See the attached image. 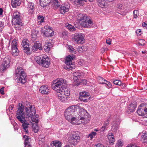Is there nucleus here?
I'll use <instances>...</instances> for the list:
<instances>
[{
    "mask_svg": "<svg viewBox=\"0 0 147 147\" xmlns=\"http://www.w3.org/2000/svg\"><path fill=\"white\" fill-rule=\"evenodd\" d=\"M19 106L18 108L17 111L16 118L22 124V127L24 131L26 133H28V125L29 123L25 119V115L24 111V107L22 104L19 103Z\"/></svg>",
    "mask_w": 147,
    "mask_h": 147,
    "instance_id": "obj_1",
    "label": "nucleus"
},
{
    "mask_svg": "<svg viewBox=\"0 0 147 147\" xmlns=\"http://www.w3.org/2000/svg\"><path fill=\"white\" fill-rule=\"evenodd\" d=\"M25 109L26 114L28 117L30 118L33 122L37 123L38 121V117L37 115L36 116L35 115L36 111L34 107L30 105L29 102H26Z\"/></svg>",
    "mask_w": 147,
    "mask_h": 147,
    "instance_id": "obj_2",
    "label": "nucleus"
},
{
    "mask_svg": "<svg viewBox=\"0 0 147 147\" xmlns=\"http://www.w3.org/2000/svg\"><path fill=\"white\" fill-rule=\"evenodd\" d=\"M53 83L51 85L52 88L57 92L64 89L65 87L67 88L66 82L63 79H57L54 80Z\"/></svg>",
    "mask_w": 147,
    "mask_h": 147,
    "instance_id": "obj_3",
    "label": "nucleus"
},
{
    "mask_svg": "<svg viewBox=\"0 0 147 147\" xmlns=\"http://www.w3.org/2000/svg\"><path fill=\"white\" fill-rule=\"evenodd\" d=\"M16 75L17 77L16 79L18 82L25 84L26 81V75L22 68L20 67H18L17 69L15 71Z\"/></svg>",
    "mask_w": 147,
    "mask_h": 147,
    "instance_id": "obj_4",
    "label": "nucleus"
},
{
    "mask_svg": "<svg viewBox=\"0 0 147 147\" xmlns=\"http://www.w3.org/2000/svg\"><path fill=\"white\" fill-rule=\"evenodd\" d=\"M72 108V107H71L67 108L65 111L64 115L66 119L70 123L73 124H76L77 118L73 116L74 110Z\"/></svg>",
    "mask_w": 147,
    "mask_h": 147,
    "instance_id": "obj_5",
    "label": "nucleus"
},
{
    "mask_svg": "<svg viewBox=\"0 0 147 147\" xmlns=\"http://www.w3.org/2000/svg\"><path fill=\"white\" fill-rule=\"evenodd\" d=\"M58 99L61 102H65L67 99V96L69 95L70 92L67 88L65 87L64 89L57 92Z\"/></svg>",
    "mask_w": 147,
    "mask_h": 147,
    "instance_id": "obj_6",
    "label": "nucleus"
},
{
    "mask_svg": "<svg viewBox=\"0 0 147 147\" xmlns=\"http://www.w3.org/2000/svg\"><path fill=\"white\" fill-rule=\"evenodd\" d=\"M79 112L80 117H78L77 119H79L80 118V120H81V122L82 123L84 124H86L87 121L89 120V113L83 108H80Z\"/></svg>",
    "mask_w": 147,
    "mask_h": 147,
    "instance_id": "obj_7",
    "label": "nucleus"
},
{
    "mask_svg": "<svg viewBox=\"0 0 147 147\" xmlns=\"http://www.w3.org/2000/svg\"><path fill=\"white\" fill-rule=\"evenodd\" d=\"M35 59L38 64L43 67L47 68L50 65V60L47 56H37L36 57Z\"/></svg>",
    "mask_w": 147,
    "mask_h": 147,
    "instance_id": "obj_8",
    "label": "nucleus"
},
{
    "mask_svg": "<svg viewBox=\"0 0 147 147\" xmlns=\"http://www.w3.org/2000/svg\"><path fill=\"white\" fill-rule=\"evenodd\" d=\"M75 58V56L73 55H68L66 57L65 63L68 66V69H70L75 67V65L72 61L74 60Z\"/></svg>",
    "mask_w": 147,
    "mask_h": 147,
    "instance_id": "obj_9",
    "label": "nucleus"
},
{
    "mask_svg": "<svg viewBox=\"0 0 147 147\" xmlns=\"http://www.w3.org/2000/svg\"><path fill=\"white\" fill-rule=\"evenodd\" d=\"M84 35L81 33H76L72 38L73 40L75 43L83 44L84 42Z\"/></svg>",
    "mask_w": 147,
    "mask_h": 147,
    "instance_id": "obj_10",
    "label": "nucleus"
},
{
    "mask_svg": "<svg viewBox=\"0 0 147 147\" xmlns=\"http://www.w3.org/2000/svg\"><path fill=\"white\" fill-rule=\"evenodd\" d=\"M80 137L78 134L74 133L71 134L69 137L68 142L71 145H75L80 141Z\"/></svg>",
    "mask_w": 147,
    "mask_h": 147,
    "instance_id": "obj_11",
    "label": "nucleus"
},
{
    "mask_svg": "<svg viewBox=\"0 0 147 147\" xmlns=\"http://www.w3.org/2000/svg\"><path fill=\"white\" fill-rule=\"evenodd\" d=\"M137 113L139 116L147 117V104L145 105L144 106L143 105H141L138 107Z\"/></svg>",
    "mask_w": 147,
    "mask_h": 147,
    "instance_id": "obj_12",
    "label": "nucleus"
},
{
    "mask_svg": "<svg viewBox=\"0 0 147 147\" xmlns=\"http://www.w3.org/2000/svg\"><path fill=\"white\" fill-rule=\"evenodd\" d=\"M13 21L15 23V25L18 27L22 26V23L20 19V15L18 12H14L12 16Z\"/></svg>",
    "mask_w": 147,
    "mask_h": 147,
    "instance_id": "obj_13",
    "label": "nucleus"
},
{
    "mask_svg": "<svg viewBox=\"0 0 147 147\" xmlns=\"http://www.w3.org/2000/svg\"><path fill=\"white\" fill-rule=\"evenodd\" d=\"M43 34L44 36L47 37L52 36L54 34L53 31L51 28L48 26H45L43 28Z\"/></svg>",
    "mask_w": 147,
    "mask_h": 147,
    "instance_id": "obj_14",
    "label": "nucleus"
},
{
    "mask_svg": "<svg viewBox=\"0 0 147 147\" xmlns=\"http://www.w3.org/2000/svg\"><path fill=\"white\" fill-rule=\"evenodd\" d=\"M10 57L7 56L4 58L3 61L1 65V67L3 70L4 71L6 68L9 66V63L10 62Z\"/></svg>",
    "mask_w": 147,
    "mask_h": 147,
    "instance_id": "obj_15",
    "label": "nucleus"
},
{
    "mask_svg": "<svg viewBox=\"0 0 147 147\" xmlns=\"http://www.w3.org/2000/svg\"><path fill=\"white\" fill-rule=\"evenodd\" d=\"M89 93L87 92H80L79 98L81 100L84 102H87L90 100Z\"/></svg>",
    "mask_w": 147,
    "mask_h": 147,
    "instance_id": "obj_16",
    "label": "nucleus"
},
{
    "mask_svg": "<svg viewBox=\"0 0 147 147\" xmlns=\"http://www.w3.org/2000/svg\"><path fill=\"white\" fill-rule=\"evenodd\" d=\"M120 119H117L116 120L113 121L111 128V130L115 132L119 128V125L120 123Z\"/></svg>",
    "mask_w": 147,
    "mask_h": 147,
    "instance_id": "obj_17",
    "label": "nucleus"
},
{
    "mask_svg": "<svg viewBox=\"0 0 147 147\" xmlns=\"http://www.w3.org/2000/svg\"><path fill=\"white\" fill-rule=\"evenodd\" d=\"M32 51L35 52L38 49L39 50H41L42 49V47L41 44L37 42H36L32 45Z\"/></svg>",
    "mask_w": 147,
    "mask_h": 147,
    "instance_id": "obj_18",
    "label": "nucleus"
},
{
    "mask_svg": "<svg viewBox=\"0 0 147 147\" xmlns=\"http://www.w3.org/2000/svg\"><path fill=\"white\" fill-rule=\"evenodd\" d=\"M51 41H52L51 40H50L49 41L46 42L45 45L43 47L44 49L46 52H49L51 48L53 47V44Z\"/></svg>",
    "mask_w": 147,
    "mask_h": 147,
    "instance_id": "obj_19",
    "label": "nucleus"
},
{
    "mask_svg": "<svg viewBox=\"0 0 147 147\" xmlns=\"http://www.w3.org/2000/svg\"><path fill=\"white\" fill-rule=\"evenodd\" d=\"M70 7L69 5H63L60 6L59 11L61 13L64 14L66 12H67Z\"/></svg>",
    "mask_w": 147,
    "mask_h": 147,
    "instance_id": "obj_20",
    "label": "nucleus"
},
{
    "mask_svg": "<svg viewBox=\"0 0 147 147\" xmlns=\"http://www.w3.org/2000/svg\"><path fill=\"white\" fill-rule=\"evenodd\" d=\"M39 91L42 94H47L50 92L48 87L45 85H43L40 87Z\"/></svg>",
    "mask_w": 147,
    "mask_h": 147,
    "instance_id": "obj_21",
    "label": "nucleus"
},
{
    "mask_svg": "<svg viewBox=\"0 0 147 147\" xmlns=\"http://www.w3.org/2000/svg\"><path fill=\"white\" fill-rule=\"evenodd\" d=\"M92 23V22L88 17L82 23V25L85 27L90 28Z\"/></svg>",
    "mask_w": 147,
    "mask_h": 147,
    "instance_id": "obj_22",
    "label": "nucleus"
},
{
    "mask_svg": "<svg viewBox=\"0 0 147 147\" xmlns=\"http://www.w3.org/2000/svg\"><path fill=\"white\" fill-rule=\"evenodd\" d=\"M23 138L25 139L24 141L25 147H32L30 142L31 141L30 138L26 135L23 136Z\"/></svg>",
    "mask_w": 147,
    "mask_h": 147,
    "instance_id": "obj_23",
    "label": "nucleus"
},
{
    "mask_svg": "<svg viewBox=\"0 0 147 147\" xmlns=\"http://www.w3.org/2000/svg\"><path fill=\"white\" fill-rule=\"evenodd\" d=\"M137 105L136 104L131 103L129 105L127 112L128 114H130L134 112L135 110Z\"/></svg>",
    "mask_w": 147,
    "mask_h": 147,
    "instance_id": "obj_24",
    "label": "nucleus"
},
{
    "mask_svg": "<svg viewBox=\"0 0 147 147\" xmlns=\"http://www.w3.org/2000/svg\"><path fill=\"white\" fill-rule=\"evenodd\" d=\"M11 5L13 8H16L20 5L21 2V0H11Z\"/></svg>",
    "mask_w": 147,
    "mask_h": 147,
    "instance_id": "obj_25",
    "label": "nucleus"
},
{
    "mask_svg": "<svg viewBox=\"0 0 147 147\" xmlns=\"http://www.w3.org/2000/svg\"><path fill=\"white\" fill-rule=\"evenodd\" d=\"M88 17L86 15L82 13L78 14L77 16L78 20L82 21H84Z\"/></svg>",
    "mask_w": 147,
    "mask_h": 147,
    "instance_id": "obj_26",
    "label": "nucleus"
},
{
    "mask_svg": "<svg viewBox=\"0 0 147 147\" xmlns=\"http://www.w3.org/2000/svg\"><path fill=\"white\" fill-rule=\"evenodd\" d=\"M51 4V7L55 10L58 8L60 5V3H58V0H55L51 2H50Z\"/></svg>",
    "mask_w": 147,
    "mask_h": 147,
    "instance_id": "obj_27",
    "label": "nucleus"
},
{
    "mask_svg": "<svg viewBox=\"0 0 147 147\" xmlns=\"http://www.w3.org/2000/svg\"><path fill=\"white\" fill-rule=\"evenodd\" d=\"M73 78L75 80L78 82V80L80 81L81 80L82 76L80 73L78 72H76L73 74Z\"/></svg>",
    "mask_w": 147,
    "mask_h": 147,
    "instance_id": "obj_28",
    "label": "nucleus"
},
{
    "mask_svg": "<svg viewBox=\"0 0 147 147\" xmlns=\"http://www.w3.org/2000/svg\"><path fill=\"white\" fill-rule=\"evenodd\" d=\"M34 6L33 3H31L28 4V10L29 13L32 14L34 10Z\"/></svg>",
    "mask_w": 147,
    "mask_h": 147,
    "instance_id": "obj_29",
    "label": "nucleus"
},
{
    "mask_svg": "<svg viewBox=\"0 0 147 147\" xmlns=\"http://www.w3.org/2000/svg\"><path fill=\"white\" fill-rule=\"evenodd\" d=\"M19 52L17 47H11V54L14 56H17Z\"/></svg>",
    "mask_w": 147,
    "mask_h": 147,
    "instance_id": "obj_30",
    "label": "nucleus"
},
{
    "mask_svg": "<svg viewBox=\"0 0 147 147\" xmlns=\"http://www.w3.org/2000/svg\"><path fill=\"white\" fill-rule=\"evenodd\" d=\"M49 0H40L39 2L40 5L43 7H46L50 2L48 1Z\"/></svg>",
    "mask_w": 147,
    "mask_h": 147,
    "instance_id": "obj_31",
    "label": "nucleus"
},
{
    "mask_svg": "<svg viewBox=\"0 0 147 147\" xmlns=\"http://www.w3.org/2000/svg\"><path fill=\"white\" fill-rule=\"evenodd\" d=\"M52 147H61V144L60 142L55 141L51 144Z\"/></svg>",
    "mask_w": 147,
    "mask_h": 147,
    "instance_id": "obj_32",
    "label": "nucleus"
},
{
    "mask_svg": "<svg viewBox=\"0 0 147 147\" xmlns=\"http://www.w3.org/2000/svg\"><path fill=\"white\" fill-rule=\"evenodd\" d=\"M97 5L101 7H104L105 5V1L102 0H96Z\"/></svg>",
    "mask_w": 147,
    "mask_h": 147,
    "instance_id": "obj_33",
    "label": "nucleus"
},
{
    "mask_svg": "<svg viewBox=\"0 0 147 147\" xmlns=\"http://www.w3.org/2000/svg\"><path fill=\"white\" fill-rule=\"evenodd\" d=\"M24 52L27 55H29L30 53V49L28 46H26L24 47Z\"/></svg>",
    "mask_w": 147,
    "mask_h": 147,
    "instance_id": "obj_34",
    "label": "nucleus"
},
{
    "mask_svg": "<svg viewBox=\"0 0 147 147\" xmlns=\"http://www.w3.org/2000/svg\"><path fill=\"white\" fill-rule=\"evenodd\" d=\"M22 45L23 47L26 46H28L29 45V41L27 39H24L22 40Z\"/></svg>",
    "mask_w": 147,
    "mask_h": 147,
    "instance_id": "obj_35",
    "label": "nucleus"
},
{
    "mask_svg": "<svg viewBox=\"0 0 147 147\" xmlns=\"http://www.w3.org/2000/svg\"><path fill=\"white\" fill-rule=\"evenodd\" d=\"M66 28L70 31H74L75 30V28L70 24H68L66 25Z\"/></svg>",
    "mask_w": 147,
    "mask_h": 147,
    "instance_id": "obj_36",
    "label": "nucleus"
},
{
    "mask_svg": "<svg viewBox=\"0 0 147 147\" xmlns=\"http://www.w3.org/2000/svg\"><path fill=\"white\" fill-rule=\"evenodd\" d=\"M108 139L109 140V142L111 144V145L113 144L115 141L114 136H113L111 137H108Z\"/></svg>",
    "mask_w": 147,
    "mask_h": 147,
    "instance_id": "obj_37",
    "label": "nucleus"
},
{
    "mask_svg": "<svg viewBox=\"0 0 147 147\" xmlns=\"http://www.w3.org/2000/svg\"><path fill=\"white\" fill-rule=\"evenodd\" d=\"M123 145V141L119 140L118 141L116 145V147H122Z\"/></svg>",
    "mask_w": 147,
    "mask_h": 147,
    "instance_id": "obj_38",
    "label": "nucleus"
},
{
    "mask_svg": "<svg viewBox=\"0 0 147 147\" xmlns=\"http://www.w3.org/2000/svg\"><path fill=\"white\" fill-rule=\"evenodd\" d=\"M98 79L99 83L102 84H104L105 83V82L106 80L103 78L101 77H98Z\"/></svg>",
    "mask_w": 147,
    "mask_h": 147,
    "instance_id": "obj_39",
    "label": "nucleus"
},
{
    "mask_svg": "<svg viewBox=\"0 0 147 147\" xmlns=\"http://www.w3.org/2000/svg\"><path fill=\"white\" fill-rule=\"evenodd\" d=\"M66 47H67L69 50H70V52L74 53H75L76 52L75 49L73 48L72 46L69 45H66Z\"/></svg>",
    "mask_w": 147,
    "mask_h": 147,
    "instance_id": "obj_40",
    "label": "nucleus"
},
{
    "mask_svg": "<svg viewBox=\"0 0 147 147\" xmlns=\"http://www.w3.org/2000/svg\"><path fill=\"white\" fill-rule=\"evenodd\" d=\"M96 134V132H92L88 135V138L90 139V140H92L93 137L95 136Z\"/></svg>",
    "mask_w": 147,
    "mask_h": 147,
    "instance_id": "obj_41",
    "label": "nucleus"
},
{
    "mask_svg": "<svg viewBox=\"0 0 147 147\" xmlns=\"http://www.w3.org/2000/svg\"><path fill=\"white\" fill-rule=\"evenodd\" d=\"M68 35V34L67 32L63 31L62 32L61 36L63 38L66 39L67 38Z\"/></svg>",
    "mask_w": 147,
    "mask_h": 147,
    "instance_id": "obj_42",
    "label": "nucleus"
},
{
    "mask_svg": "<svg viewBox=\"0 0 147 147\" xmlns=\"http://www.w3.org/2000/svg\"><path fill=\"white\" fill-rule=\"evenodd\" d=\"M45 136L42 134L40 135L38 137V140L40 142L41 141L42 143H44L45 142Z\"/></svg>",
    "mask_w": 147,
    "mask_h": 147,
    "instance_id": "obj_43",
    "label": "nucleus"
},
{
    "mask_svg": "<svg viewBox=\"0 0 147 147\" xmlns=\"http://www.w3.org/2000/svg\"><path fill=\"white\" fill-rule=\"evenodd\" d=\"M133 14L134 18H136L139 16V12L137 10H134L133 11Z\"/></svg>",
    "mask_w": 147,
    "mask_h": 147,
    "instance_id": "obj_44",
    "label": "nucleus"
},
{
    "mask_svg": "<svg viewBox=\"0 0 147 147\" xmlns=\"http://www.w3.org/2000/svg\"><path fill=\"white\" fill-rule=\"evenodd\" d=\"M37 33L36 31L33 30L31 34V36L33 38H35L36 37Z\"/></svg>",
    "mask_w": 147,
    "mask_h": 147,
    "instance_id": "obj_45",
    "label": "nucleus"
},
{
    "mask_svg": "<svg viewBox=\"0 0 147 147\" xmlns=\"http://www.w3.org/2000/svg\"><path fill=\"white\" fill-rule=\"evenodd\" d=\"M17 42L16 40H14L12 42L11 47H17Z\"/></svg>",
    "mask_w": 147,
    "mask_h": 147,
    "instance_id": "obj_46",
    "label": "nucleus"
},
{
    "mask_svg": "<svg viewBox=\"0 0 147 147\" xmlns=\"http://www.w3.org/2000/svg\"><path fill=\"white\" fill-rule=\"evenodd\" d=\"M113 83L117 85H121V81L118 80H116L113 81Z\"/></svg>",
    "mask_w": 147,
    "mask_h": 147,
    "instance_id": "obj_47",
    "label": "nucleus"
},
{
    "mask_svg": "<svg viewBox=\"0 0 147 147\" xmlns=\"http://www.w3.org/2000/svg\"><path fill=\"white\" fill-rule=\"evenodd\" d=\"M143 134L142 136V138L144 140H147V134L143 133Z\"/></svg>",
    "mask_w": 147,
    "mask_h": 147,
    "instance_id": "obj_48",
    "label": "nucleus"
},
{
    "mask_svg": "<svg viewBox=\"0 0 147 147\" xmlns=\"http://www.w3.org/2000/svg\"><path fill=\"white\" fill-rule=\"evenodd\" d=\"M109 119H107L106 121H105L103 124V126L106 127V126H107L109 125V121H110Z\"/></svg>",
    "mask_w": 147,
    "mask_h": 147,
    "instance_id": "obj_49",
    "label": "nucleus"
},
{
    "mask_svg": "<svg viewBox=\"0 0 147 147\" xmlns=\"http://www.w3.org/2000/svg\"><path fill=\"white\" fill-rule=\"evenodd\" d=\"M4 28V23L1 22H0V32H1L2 29Z\"/></svg>",
    "mask_w": 147,
    "mask_h": 147,
    "instance_id": "obj_50",
    "label": "nucleus"
},
{
    "mask_svg": "<svg viewBox=\"0 0 147 147\" xmlns=\"http://www.w3.org/2000/svg\"><path fill=\"white\" fill-rule=\"evenodd\" d=\"M141 31L140 29L137 30L136 31V32L138 36H139L141 34Z\"/></svg>",
    "mask_w": 147,
    "mask_h": 147,
    "instance_id": "obj_51",
    "label": "nucleus"
},
{
    "mask_svg": "<svg viewBox=\"0 0 147 147\" xmlns=\"http://www.w3.org/2000/svg\"><path fill=\"white\" fill-rule=\"evenodd\" d=\"M126 147H139L136 145L130 144H128Z\"/></svg>",
    "mask_w": 147,
    "mask_h": 147,
    "instance_id": "obj_52",
    "label": "nucleus"
},
{
    "mask_svg": "<svg viewBox=\"0 0 147 147\" xmlns=\"http://www.w3.org/2000/svg\"><path fill=\"white\" fill-rule=\"evenodd\" d=\"M82 1L86 2V0H75V1H74L76 2L77 3L80 4L82 2Z\"/></svg>",
    "mask_w": 147,
    "mask_h": 147,
    "instance_id": "obj_53",
    "label": "nucleus"
},
{
    "mask_svg": "<svg viewBox=\"0 0 147 147\" xmlns=\"http://www.w3.org/2000/svg\"><path fill=\"white\" fill-rule=\"evenodd\" d=\"M0 91L1 94L3 95L4 94V87H3L0 89Z\"/></svg>",
    "mask_w": 147,
    "mask_h": 147,
    "instance_id": "obj_54",
    "label": "nucleus"
},
{
    "mask_svg": "<svg viewBox=\"0 0 147 147\" xmlns=\"http://www.w3.org/2000/svg\"><path fill=\"white\" fill-rule=\"evenodd\" d=\"M33 129H34V131L35 132H36L38 131V126L36 125L35 127H33Z\"/></svg>",
    "mask_w": 147,
    "mask_h": 147,
    "instance_id": "obj_55",
    "label": "nucleus"
},
{
    "mask_svg": "<svg viewBox=\"0 0 147 147\" xmlns=\"http://www.w3.org/2000/svg\"><path fill=\"white\" fill-rule=\"evenodd\" d=\"M106 43L108 44L109 45H110L111 44V40L110 39V38H108L106 40Z\"/></svg>",
    "mask_w": 147,
    "mask_h": 147,
    "instance_id": "obj_56",
    "label": "nucleus"
},
{
    "mask_svg": "<svg viewBox=\"0 0 147 147\" xmlns=\"http://www.w3.org/2000/svg\"><path fill=\"white\" fill-rule=\"evenodd\" d=\"M106 130V127L103 125L100 128V130L101 131H103Z\"/></svg>",
    "mask_w": 147,
    "mask_h": 147,
    "instance_id": "obj_57",
    "label": "nucleus"
},
{
    "mask_svg": "<svg viewBox=\"0 0 147 147\" xmlns=\"http://www.w3.org/2000/svg\"><path fill=\"white\" fill-rule=\"evenodd\" d=\"M78 50L80 53H81L83 51L82 47H79L78 48Z\"/></svg>",
    "mask_w": 147,
    "mask_h": 147,
    "instance_id": "obj_58",
    "label": "nucleus"
},
{
    "mask_svg": "<svg viewBox=\"0 0 147 147\" xmlns=\"http://www.w3.org/2000/svg\"><path fill=\"white\" fill-rule=\"evenodd\" d=\"M38 20H44V18L42 16H39L38 17Z\"/></svg>",
    "mask_w": 147,
    "mask_h": 147,
    "instance_id": "obj_59",
    "label": "nucleus"
},
{
    "mask_svg": "<svg viewBox=\"0 0 147 147\" xmlns=\"http://www.w3.org/2000/svg\"><path fill=\"white\" fill-rule=\"evenodd\" d=\"M96 147H104L103 145L100 144H98L96 146Z\"/></svg>",
    "mask_w": 147,
    "mask_h": 147,
    "instance_id": "obj_60",
    "label": "nucleus"
},
{
    "mask_svg": "<svg viewBox=\"0 0 147 147\" xmlns=\"http://www.w3.org/2000/svg\"><path fill=\"white\" fill-rule=\"evenodd\" d=\"M44 20H38V24H40L44 22Z\"/></svg>",
    "mask_w": 147,
    "mask_h": 147,
    "instance_id": "obj_61",
    "label": "nucleus"
},
{
    "mask_svg": "<svg viewBox=\"0 0 147 147\" xmlns=\"http://www.w3.org/2000/svg\"><path fill=\"white\" fill-rule=\"evenodd\" d=\"M141 41H142V42L143 43L141 44V43H140V42H139V43L140 45L142 46H143L145 44V43H144L145 42V41L143 40H141Z\"/></svg>",
    "mask_w": 147,
    "mask_h": 147,
    "instance_id": "obj_62",
    "label": "nucleus"
},
{
    "mask_svg": "<svg viewBox=\"0 0 147 147\" xmlns=\"http://www.w3.org/2000/svg\"><path fill=\"white\" fill-rule=\"evenodd\" d=\"M13 106H11V105L9 107V108H8L9 111L11 112V111L13 109Z\"/></svg>",
    "mask_w": 147,
    "mask_h": 147,
    "instance_id": "obj_63",
    "label": "nucleus"
},
{
    "mask_svg": "<svg viewBox=\"0 0 147 147\" xmlns=\"http://www.w3.org/2000/svg\"><path fill=\"white\" fill-rule=\"evenodd\" d=\"M108 83H109L107 84V86L109 88L111 87L112 86V85L111 82H108Z\"/></svg>",
    "mask_w": 147,
    "mask_h": 147,
    "instance_id": "obj_64",
    "label": "nucleus"
}]
</instances>
